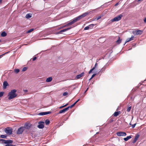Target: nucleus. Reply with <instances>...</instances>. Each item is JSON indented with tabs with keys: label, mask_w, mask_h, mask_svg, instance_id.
I'll return each mask as SVG.
<instances>
[{
	"label": "nucleus",
	"mask_w": 146,
	"mask_h": 146,
	"mask_svg": "<svg viewBox=\"0 0 146 146\" xmlns=\"http://www.w3.org/2000/svg\"><path fill=\"white\" fill-rule=\"evenodd\" d=\"M17 90L15 89L12 90H11L8 94V99L10 100L16 97L17 94L16 93Z\"/></svg>",
	"instance_id": "obj_1"
},
{
	"label": "nucleus",
	"mask_w": 146,
	"mask_h": 146,
	"mask_svg": "<svg viewBox=\"0 0 146 146\" xmlns=\"http://www.w3.org/2000/svg\"><path fill=\"white\" fill-rule=\"evenodd\" d=\"M143 31L138 29H135L132 31V33L135 36L140 35L142 34Z\"/></svg>",
	"instance_id": "obj_2"
},
{
	"label": "nucleus",
	"mask_w": 146,
	"mask_h": 146,
	"mask_svg": "<svg viewBox=\"0 0 146 146\" xmlns=\"http://www.w3.org/2000/svg\"><path fill=\"white\" fill-rule=\"evenodd\" d=\"M123 17V15L122 14H120L117 16L114 17L113 19L111 20V22H114L115 21H117L121 20L122 17Z\"/></svg>",
	"instance_id": "obj_3"
},
{
	"label": "nucleus",
	"mask_w": 146,
	"mask_h": 146,
	"mask_svg": "<svg viewBox=\"0 0 146 146\" xmlns=\"http://www.w3.org/2000/svg\"><path fill=\"white\" fill-rule=\"evenodd\" d=\"M4 131L7 134L11 135L12 134L13 129L10 127H7L5 128Z\"/></svg>",
	"instance_id": "obj_4"
},
{
	"label": "nucleus",
	"mask_w": 146,
	"mask_h": 146,
	"mask_svg": "<svg viewBox=\"0 0 146 146\" xmlns=\"http://www.w3.org/2000/svg\"><path fill=\"white\" fill-rule=\"evenodd\" d=\"M78 21L77 18L76 17L74 19L70 22H69L67 24L65 25L63 27H67L69 26V25H71L75 23L76 22Z\"/></svg>",
	"instance_id": "obj_5"
},
{
	"label": "nucleus",
	"mask_w": 146,
	"mask_h": 146,
	"mask_svg": "<svg viewBox=\"0 0 146 146\" xmlns=\"http://www.w3.org/2000/svg\"><path fill=\"white\" fill-rule=\"evenodd\" d=\"M25 130V127H21L18 129L16 133L18 135L21 134Z\"/></svg>",
	"instance_id": "obj_6"
},
{
	"label": "nucleus",
	"mask_w": 146,
	"mask_h": 146,
	"mask_svg": "<svg viewBox=\"0 0 146 146\" xmlns=\"http://www.w3.org/2000/svg\"><path fill=\"white\" fill-rule=\"evenodd\" d=\"M88 14V12H86L84 13H83L82 15L77 17V18L78 20H80L81 19H82V18H83L86 16H87Z\"/></svg>",
	"instance_id": "obj_7"
},
{
	"label": "nucleus",
	"mask_w": 146,
	"mask_h": 146,
	"mask_svg": "<svg viewBox=\"0 0 146 146\" xmlns=\"http://www.w3.org/2000/svg\"><path fill=\"white\" fill-rule=\"evenodd\" d=\"M38 127L39 129H42L44 127V122L43 121H40L38 123Z\"/></svg>",
	"instance_id": "obj_8"
},
{
	"label": "nucleus",
	"mask_w": 146,
	"mask_h": 146,
	"mask_svg": "<svg viewBox=\"0 0 146 146\" xmlns=\"http://www.w3.org/2000/svg\"><path fill=\"white\" fill-rule=\"evenodd\" d=\"M116 135L118 136H125L126 135V133L123 132H118L117 133Z\"/></svg>",
	"instance_id": "obj_9"
},
{
	"label": "nucleus",
	"mask_w": 146,
	"mask_h": 146,
	"mask_svg": "<svg viewBox=\"0 0 146 146\" xmlns=\"http://www.w3.org/2000/svg\"><path fill=\"white\" fill-rule=\"evenodd\" d=\"M31 125L29 123H26L24 124V126L23 127H25V128L26 129H29L31 127Z\"/></svg>",
	"instance_id": "obj_10"
},
{
	"label": "nucleus",
	"mask_w": 146,
	"mask_h": 146,
	"mask_svg": "<svg viewBox=\"0 0 146 146\" xmlns=\"http://www.w3.org/2000/svg\"><path fill=\"white\" fill-rule=\"evenodd\" d=\"M51 113L50 111L45 112H40L39 113L38 115H46L50 114Z\"/></svg>",
	"instance_id": "obj_11"
},
{
	"label": "nucleus",
	"mask_w": 146,
	"mask_h": 146,
	"mask_svg": "<svg viewBox=\"0 0 146 146\" xmlns=\"http://www.w3.org/2000/svg\"><path fill=\"white\" fill-rule=\"evenodd\" d=\"M139 135L138 134H136L135 136V138L132 142V143H135L137 140L138 138L139 137Z\"/></svg>",
	"instance_id": "obj_12"
},
{
	"label": "nucleus",
	"mask_w": 146,
	"mask_h": 146,
	"mask_svg": "<svg viewBox=\"0 0 146 146\" xmlns=\"http://www.w3.org/2000/svg\"><path fill=\"white\" fill-rule=\"evenodd\" d=\"M134 37V36L133 35H132L131 36V37L130 38H127L126 40L125 44H126L127 42H128L130 41L133 40Z\"/></svg>",
	"instance_id": "obj_13"
},
{
	"label": "nucleus",
	"mask_w": 146,
	"mask_h": 146,
	"mask_svg": "<svg viewBox=\"0 0 146 146\" xmlns=\"http://www.w3.org/2000/svg\"><path fill=\"white\" fill-rule=\"evenodd\" d=\"M68 108H66L62 110H60L59 111V113H64L68 110Z\"/></svg>",
	"instance_id": "obj_14"
},
{
	"label": "nucleus",
	"mask_w": 146,
	"mask_h": 146,
	"mask_svg": "<svg viewBox=\"0 0 146 146\" xmlns=\"http://www.w3.org/2000/svg\"><path fill=\"white\" fill-rule=\"evenodd\" d=\"M84 72H83L81 74L77 75L76 76V78L78 79H79L84 76Z\"/></svg>",
	"instance_id": "obj_15"
},
{
	"label": "nucleus",
	"mask_w": 146,
	"mask_h": 146,
	"mask_svg": "<svg viewBox=\"0 0 146 146\" xmlns=\"http://www.w3.org/2000/svg\"><path fill=\"white\" fill-rule=\"evenodd\" d=\"M121 113V112L120 111H115L114 112V113L113 114V115L115 117L117 116L120 113Z\"/></svg>",
	"instance_id": "obj_16"
},
{
	"label": "nucleus",
	"mask_w": 146,
	"mask_h": 146,
	"mask_svg": "<svg viewBox=\"0 0 146 146\" xmlns=\"http://www.w3.org/2000/svg\"><path fill=\"white\" fill-rule=\"evenodd\" d=\"M13 141L12 140H6L5 142V144H10L13 143Z\"/></svg>",
	"instance_id": "obj_17"
},
{
	"label": "nucleus",
	"mask_w": 146,
	"mask_h": 146,
	"mask_svg": "<svg viewBox=\"0 0 146 146\" xmlns=\"http://www.w3.org/2000/svg\"><path fill=\"white\" fill-rule=\"evenodd\" d=\"M8 84L7 81H5L3 84V87L4 89L6 88L7 86H8Z\"/></svg>",
	"instance_id": "obj_18"
},
{
	"label": "nucleus",
	"mask_w": 146,
	"mask_h": 146,
	"mask_svg": "<svg viewBox=\"0 0 146 146\" xmlns=\"http://www.w3.org/2000/svg\"><path fill=\"white\" fill-rule=\"evenodd\" d=\"M132 137H131V135H130V136H127L126 137V138H124L123 139H124V140L125 141H128L129 139L131 138Z\"/></svg>",
	"instance_id": "obj_19"
},
{
	"label": "nucleus",
	"mask_w": 146,
	"mask_h": 146,
	"mask_svg": "<svg viewBox=\"0 0 146 146\" xmlns=\"http://www.w3.org/2000/svg\"><path fill=\"white\" fill-rule=\"evenodd\" d=\"M52 77H49L47 78L46 79V81L47 82H50L52 81Z\"/></svg>",
	"instance_id": "obj_20"
},
{
	"label": "nucleus",
	"mask_w": 146,
	"mask_h": 146,
	"mask_svg": "<svg viewBox=\"0 0 146 146\" xmlns=\"http://www.w3.org/2000/svg\"><path fill=\"white\" fill-rule=\"evenodd\" d=\"M121 40H122V39H120L119 37V36L118 37V40H117L116 41V42L117 44H119L121 43Z\"/></svg>",
	"instance_id": "obj_21"
},
{
	"label": "nucleus",
	"mask_w": 146,
	"mask_h": 146,
	"mask_svg": "<svg viewBox=\"0 0 146 146\" xmlns=\"http://www.w3.org/2000/svg\"><path fill=\"white\" fill-rule=\"evenodd\" d=\"M7 35V33L4 31L1 34V36L2 37L5 36Z\"/></svg>",
	"instance_id": "obj_22"
},
{
	"label": "nucleus",
	"mask_w": 146,
	"mask_h": 146,
	"mask_svg": "<svg viewBox=\"0 0 146 146\" xmlns=\"http://www.w3.org/2000/svg\"><path fill=\"white\" fill-rule=\"evenodd\" d=\"M71 28H72L71 27H69V28H68L67 29H65L61 30L62 31V32L63 33V32H65L66 31H67L70 29Z\"/></svg>",
	"instance_id": "obj_23"
},
{
	"label": "nucleus",
	"mask_w": 146,
	"mask_h": 146,
	"mask_svg": "<svg viewBox=\"0 0 146 146\" xmlns=\"http://www.w3.org/2000/svg\"><path fill=\"white\" fill-rule=\"evenodd\" d=\"M31 17V15L30 14H27L26 16L27 18L29 19Z\"/></svg>",
	"instance_id": "obj_24"
},
{
	"label": "nucleus",
	"mask_w": 146,
	"mask_h": 146,
	"mask_svg": "<svg viewBox=\"0 0 146 146\" xmlns=\"http://www.w3.org/2000/svg\"><path fill=\"white\" fill-rule=\"evenodd\" d=\"M95 25L94 24H92L89 25H88V26L89 27V29H92L94 27Z\"/></svg>",
	"instance_id": "obj_25"
},
{
	"label": "nucleus",
	"mask_w": 146,
	"mask_h": 146,
	"mask_svg": "<svg viewBox=\"0 0 146 146\" xmlns=\"http://www.w3.org/2000/svg\"><path fill=\"white\" fill-rule=\"evenodd\" d=\"M50 121L48 119L46 120L45 121V124L46 125L49 124V123H50Z\"/></svg>",
	"instance_id": "obj_26"
},
{
	"label": "nucleus",
	"mask_w": 146,
	"mask_h": 146,
	"mask_svg": "<svg viewBox=\"0 0 146 146\" xmlns=\"http://www.w3.org/2000/svg\"><path fill=\"white\" fill-rule=\"evenodd\" d=\"M14 71L17 74L19 72L20 70H19L18 69H15L14 70Z\"/></svg>",
	"instance_id": "obj_27"
},
{
	"label": "nucleus",
	"mask_w": 146,
	"mask_h": 146,
	"mask_svg": "<svg viewBox=\"0 0 146 146\" xmlns=\"http://www.w3.org/2000/svg\"><path fill=\"white\" fill-rule=\"evenodd\" d=\"M34 29H30L28 31H27L26 33H30L32 31H33L34 30Z\"/></svg>",
	"instance_id": "obj_28"
},
{
	"label": "nucleus",
	"mask_w": 146,
	"mask_h": 146,
	"mask_svg": "<svg viewBox=\"0 0 146 146\" xmlns=\"http://www.w3.org/2000/svg\"><path fill=\"white\" fill-rule=\"evenodd\" d=\"M131 109V107L129 106L128 107L126 110L127 111V112H129L130 111Z\"/></svg>",
	"instance_id": "obj_29"
},
{
	"label": "nucleus",
	"mask_w": 146,
	"mask_h": 146,
	"mask_svg": "<svg viewBox=\"0 0 146 146\" xmlns=\"http://www.w3.org/2000/svg\"><path fill=\"white\" fill-rule=\"evenodd\" d=\"M7 137V135H2L0 136V137L2 138H6Z\"/></svg>",
	"instance_id": "obj_30"
},
{
	"label": "nucleus",
	"mask_w": 146,
	"mask_h": 146,
	"mask_svg": "<svg viewBox=\"0 0 146 146\" xmlns=\"http://www.w3.org/2000/svg\"><path fill=\"white\" fill-rule=\"evenodd\" d=\"M94 70V68H93L92 69H91L90 71L89 72V74H90L92 73V71H93Z\"/></svg>",
	"instance_id": "obj_31"
},
{
	"label": "nucleus",
	"mask_w": 146,
	"mask_h": 146,
	"mask_svg": "<svg viewBox=\"0 0 146 146\" xmlns=\"http://www.w3.org/2000/svg\"><path fill=\"white\" fill-rule=\"evenodd\" d=\"M68 94V93L67 92H64L63 94V96H65L67 95Z\"/></svg>",
	"instance_id": "obj_32"
},
{
	"label": "nucleus",
	"mask_w": 146,
	"mask_h": 146,
	"mask_svg": "<svg viewBox=\"0 0 146 146\" xmlns=\"http://www.w3.org/2000/svg\"><path fill=\"white\" fill-rule=\"evenodd\" d=\"M5 146H16L15 145L11 144H7Z\"/></svg>",
	"instance_id": "obj_33"
},
{
	"label": "nucleus",
	"mask_w": 146,
	"mask_h": 146,
	"mask_svg": "<svg viewBox=\"0 0 146 146\" xmlns=\"http://www.w3.org/2000/svg\"><path fill=\"white\" fill-rule=\"evenodd\" d=\"M89 29V27L88 26H87V27H85L84 29V30H88Z\"/></svg>",
	"instance_id": "obj_34"
},
{
	"label": "nucleus",
	"mask_w": 146,
	"mask_h": 146,
	"mask_svg": "<svg viewBox=\"0 0 146 146\" xmlns=\"http://www.w3.org/2000/svg\"><path fill=\"white\" fill-rule=\"evenodd\" d=\"M68 105V104H67L65 105L64 106H61L60 107H59V108L60 109H61L62 108H63L64 107H66Z\"/></svg>",
	"instance_id": "obj_35"
},
{
	"label": "nucleus",
	"mask_w": 146,
	"mask_h": 146,
	"mask_svg": "<svg viewBox=\"0 0 146 146\" xmlns=\"http://www.w3.org/2000/svg\"><path fill=\"white\" fill-rule=\"evenodd\" d=\"M4 93L3 92H0V97H1L3 96Z\"/></svg>",
	"instance_id": "obj_36"
},
{
	"label": "nucleus",
	"mask_w": 146,
	"mask_h": 146,
	"mask_svg": "<svg viewBox=\"0 0 146 146\" xmlns=\"http://www.w3.org/2000/svg\"><path fill=\"white\" fill-rule=\"evenodd\" d=\"M74 104H73L71 106L68 107H67V108H68V110L69 108H72L73 107H74Z\"/></svg>",
	"instance_id": "obj_37"
},
{
	"label": "nucleus",
	"mask_w": 146,
	"mask_h": 146,
	"mask_svg": "<svg viewBox=\"0 0 146 146\" xmlns=\"http://www.w3.org/2000/svg\"><path fill=\"white\" fill-rule=\"evenodd\" d=\"M27 68L26 67H24L22 69V71H26L27 70Z\"/></svg>",
	"instance_id": "obj_38"
},
{
	"label": "nucleus",
	"mask_w": 146,
	"mask_h": 146,
	"mask_svg": "<svg viewBox=\"0 0 146 146\" xmlns=\"http://www.w3.org/2000/svg\"><path fill=\"white\" fill-rule=\"evenodd\" d=\"M6 140H4L3 139H0V141H1L3 143H5V141H6Z\"/></svg>",
	"instance_id": "obj_39"
},
{
	"label": "nucleus",
	"mask_w": 146,
	"mask_h": 146,
	"mask_svg": "<svg viewBox=\"0 0 146 146\" xmlns=\"http://www.w3.org/2000/svg\"><path fill=\"white\" fill-rule=\"evenodd\" d=\"M96 75V74H93L91 77V78H90V80H91L92 79L93 77H94Z\"/></svg>",
	"instance_id": "obj_40"
},
{
	"label": "nucleus",
	"mask_w": 146,
	"mask_h": 146,
	"mask_svg": "<svg viewBox=\"0 0 146 146\" xmlns=\"http://www.w3.org/2000/svg\"><path fill=\"white\" fill-rule=\"evenodd\" d=\"M79 100H80V99H78V100L77 101H76V102H75V103L73 104L74 105V106H75V105L76 104V103H77V102H78L79 101Z\"/></svg>",
	"instance_id": "obj_41"
},
{
	"label": "nucleus",
	"mask_w": 146,
	"mask_h": 146,
	"mask_svg": "<svg viewBox=\"0 0 146 146\" xmlns=\"http://www.w3.org/2000/svg\"><path fill=\"white\" fill-rule=\"evenodd\" d=\"M136 125V124H134L133 125H131L132 127L133 128L135 127Z\"/></svg>",
	"instance_id": "obj_42"
},
{
	"label": "nucleus",
	"mask_w": 146,
	"mask_h": 146,
	"mask_svg": "<svg viewBox=\"0 0 146 146\" xmlns=\"http://www.w3.org/2000/svg\"><path fill=\"white\" fill-rule=\"evenodd\" d=\"M110 122H111L113 121V119H112V118H111L110 119Z\"/></svg>",
	"instance_id": "obj_43"
},
{
	"label": "nucleus",
	"mask_w": 146,
	"mask_h": 146,
	"mask_svg": "<svg viewBox=\"0 0 146 146\" xmlns=\"http://www.w3.org/2000/svg\"><path fill=\"white\" fill-rule=\"evenodd\" d=\"M97 66V63H96L95 65L94 66V67H93V68H94V69H95L96 68Z\"/></svg>",
	"instance_id": "obj_44"
},
{
	"label": "nucleus",
	"mask_w": 146,
	"mask_h": 146,
	"mask_svg": "<svg viewBox=\"0 0 146 146\" xmlns=\"http://www.w3.org/2000/svg\"><path fill=\"white\" fill-rule=\"evenodd\" d=\"M36 59V57H34L33 58V60L34 61Z\"/></svg>",
	"instance_id": "obj_45"
},
{
	"label": "nucleus",
	"mask_w": 146,
	"mask_h": 146,
	"mask_svg": "<svg viewBox=\"0 0 146 146\" xmlns=\"http://www.w3.org/2000/svg\"><path fill=\"white\" fill-rule=\"evenodd\" d=\"M101 17H100V16H99V17H98L96 19L97 20H98L99 19H100L101 18Z\"/></svg>",
	"instance_id": "obj_46"
},
{
	"label": "nucleus",
	"mask_w": 146,
	"mask_h": 146,
	"mask_svg": "<svg viewBox=\"0 0 146 146\" xmlns=\"http://www.w3.org/2000/svg\"><path fill=\"white\" fill-rule=\"evenodd\" d=\"M144 21L145 23H146V17L144 19Z\"/></svg>",
	"instance_id": "obj_47"
},
{
	"label": "nucleus",
	"mask_w": 146,
	"mask_h": 146,
	"mask_svg": "<svg viewBox=\"0 0 146 146\" xmlns=\"http://www.w3.org/2000/svg\"><path fill=\"white\" fill-rule=\"evenodd\" d=\"M62 33V30H61L58 33V34H60L61 33Z\"/></svg>",
	"instance_id": "obj_48"
},
{
	"label": "nucleus",
	"mask_w": 146,
	"mask_h": 146,
	"mask_svg": "<svg viewBox=\"0 0 146 146\" xmlns=\"http://www.w3.org/2000/svg\"><path fill=\"white\" fill-rule=\"evenodd\" d=\"M4 55V54H2L0 55V58L3 57V56Z\"/></svg>",
	"instance_id": "obj_49"
},
{
	"label": "nucleus",
	"mask_w": 146,
	"mask_h": 146,
	"mask_svg": "<svg viewBox=\"0 0 146 146\" xmlns=\"http://www.w3.org/2000/svg\"><path fill=\"white\" fill-rule=\"evenodd\" d=\"M9 52H6L4 54H4V55H5V54H7V53H9Z\"/></svg>",
	"instance_id": "obj_50"
},
{
	"label": "nucleus",
	"mask_w": 146,
	"mask_h": 146,
	"mask_svg": "<svg viewBox=\"0 0 146 146\" xmlns=\"http://www.w3.org/2000/svg\"><path fill=\"white\" fill-rule=\"evenodd\" d=\"M3 0H0V3H1Z\"/></svg>",
	"instance_id": "obj_51"
},
{
	"label": "nucleus",
	"mask_w": 146,
	"mask_h": 146,
	"mask_svg": "<svg viewBox=\"0 0 146 146\" xmlns=\"http://www.w3.org/2000/svg\"><path fill=\"white\" fill-rule=\"evenodd\" d=\"M24 91L25 92H27V90H24Z\"/></svg>",
	"instance_id": "obj_52"
},
{
	"label": "nucleus",
	"mask_w": 146,
	"mask_h": 146,
	"mask_svg": "<svg viewBox=\"0 0 146 146\" xmlns=\"http://www.w3.org/2000/svg\"><path fill=\"white\" fill-rule=\"evenodd\" d=\"M118 4V3H117L116 4H115V5L116 6V5H117Z\"/></svg>",
	"instance_id": "obj_53"
},
{
	"label": "nucleus",
	"mask_w": 146,
	"mask_h": 146,
	"mask_svg": "<svg viewBox=\"0 0 146 146\" xmlns=\"http://www.w3.org/2000/svg\"><path fill=\"white\" fill-rule=\"evenodd\" d=\"M76 88V87L74 88L73 89L74 90Z\"/></svg>",
	"instance_id": "obj_54"
},
{
	"label": "nucleus",
	"mask_w": 146,
	"mask_h": 146,
	"mask_svg": "<svg viewBox=\"0 0 146 146\" xmlns=\"http://www.w3.org/2000/svg\"><path fill=\"white\" fill-rule=\"evenodd\" d=\"M129 125H131V123H129Z\"/></svg>",
	"instance_id": "obj_55"
},
{
	"label": "nucleus",
	"mask_w": 146,
	"mask_h": 146,
	"mask_svg": "<svg viewBox=\"0 0 146 146\" xmlns=\"http://www.w3.org/2000/svg\"><path fill=\"white\" fill-rule=\"evenodd\" d=\"M1 42V40H0V42Z\"/></svg>",
	"instance_id": "obj_56"
},
{
	"label": "nucleus",
	"mask_w": 146,
	"mask_h": 146,
	"mask_svg": "<svg viewBox=\"0 0 146 146\" xmlns=\"http://www.w3.org/2000/svg\"><path fill=\"white\" fill-rule=\"evenodd\" d=\"M102 70H103V68H102Z\"/></svg>",
	"instance_id": "obj_57"
}]
</instances>
